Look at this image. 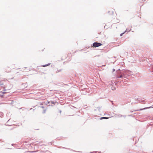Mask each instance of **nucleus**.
<instances>
[{"instance_id": "1", "label": "nucleus", "mask_w": 153, "mask_h": 153, "mask_svg": "<svg viewBox=\"0 0 153 153\" xmlns=\"http://www.w3.org/2000/svg\"><path fill=\"white\" fill-rule=\"evenodd\" d=\"M102 45V44L100 43H98L97 42H95L93 43V47H97L99 46H100Z\"/></svg>"}, {"instance_id": "2", "label": "nucleus", "mask_w": 153, "mask_h": 153, "mask_svg": "<svg viewBox=\"0 0 153 153\" xmlns=\"http://www.w3.org/2000/svg\"><path fill=\"white\" fill-rule=\"evenodd\" d=\"M43 113H45L46 111L47 108L46 107L42 106L40 107Z\"/></svg>"}, {"instance_id": "3", "label": "nucleus", "mask_w": 153, "mask_h": 153, "mask_svg": "<svg viewBox=\"0 0 153 153\" xmlns=\"http://www.w3.org/2000/svg\"><path fill=\"white\" fill-rule=\"evenodd\" d=\"M114 10L111 9L110 10L108 11V13L110 15H113L114 13Z\"/></svg>"}, {"instance_id": "4", "label": "nucleus", "mask_w": 153, "mask_h": 153, "mask_svg": "<svg viewBox=\"0 0 153 153\" xmlns=\"http://www.w3.org/2000/svg\"><path fill=\"white\" fill-rule=\"evenodd\" d=\"M4 83L3 82V81H0V86H2L4 85Z\"/></svg>"}, {"instance_id": "5", "label": "nucleus", "mask_w": 153, "mask_h": 153, "mask_svg": "<svg viewBox=\"0 0 153 153\" xmlns=\"http://www.w3.org/2000/svg\"><path fill=\"white\" fill-rule=\"evenodd\" d=\"M109 118V117H101L100 118V119L101 120L102 119H108Z\"/></svg>"}, {"instance_id": "6", "label": "nucleus", "mask_w": 153, "mask_h": 153, "mask_svg": "<svg viewBox=\"0 0 153 153\" xmlns=\"http://www.w3.org/2000/svg\"><path fill=\"white\" fill-rule=\"evenodd\" d=\"M127 31V30H126L125 31V32H124V33H121L120 34V36H122L123 35V34H124V33H125V32H126Z\"/></svg>"}, {"instance_id": "7", "label": "nucleus", "mask_w": 153, "mask_h": 153, "mask_svg": "<svg viewBox=\"0 0 153 153\" xmlns=\"http://www.w3.org/2000/svg\"><path fill=\"white\" fill-rule=\"evenodd\" d=\"M50 64H47V65H43L42 66H43V67H45V66H48V65H50Z\"/></svg>"}, {"instance_id": "8", "label": "nucleus", "mask_w": 153, "mask_h": 153, "mask_svg": "<svg viewBox=\"0 0 153 153\" xmlns=\"http://www.w3.org/2000/svg\"><path fill=\"white\" fill-rule=\"evenodd\" d=\"M115 71V69H113V72L114 71Z\"/></svg>"}, {"instance_id": "9", "label": "nucleus", "mask_w": 153, "mask_h": 153, "mask_svg": "<svg viewBox=\"0 0 153 153\" xmlns=\"http://www.w3.org/2000/svg\"><path fill=\"white\" fill-rule=\"evenodd\" d=\"M120 77V78H122V75H120V77Z\"/></svg>"}, {"instance_id": "10", "label": "nucleus", "mask_w": 153, "mask_h": 153, "mask_svg": "<svg viewBox=\"0 0 153 153\" xmlns=\"http://www.w3.org/2000/svg\"><path fill=\"white\" fill-rule=\"evenodd\" d=\"M51 102V103H53V104L54 103V102L52 101Z\"/></svg>"}, {"instance_id": "11", "label": "nucleus", "mask_w": 153, "mask_h": 153, "mask_svg": "<svg viewBox=\"0 0 153 153\" xmlns=\"http://www.w3.org/2000/svg\"><path fill=\"white\" fill-rule=\"evenodd\" d=\"M114 89H115L114 88H112V90H114Z\"/></svg>"}, {"instance_id": "12", "label": "nucleus", "mask_w": 153, "mask_h": 153, "mask_svg": "<svg viewBox=\"0 0 153 153\" xmlns=\"http://www.w3.org/2000/svg\"><path fill=\"white\" fill-rule=\"evenodd\" d=\"M0 93H1V94H3V93H2V92H0Z\"/></svg>"}]
</instances>
